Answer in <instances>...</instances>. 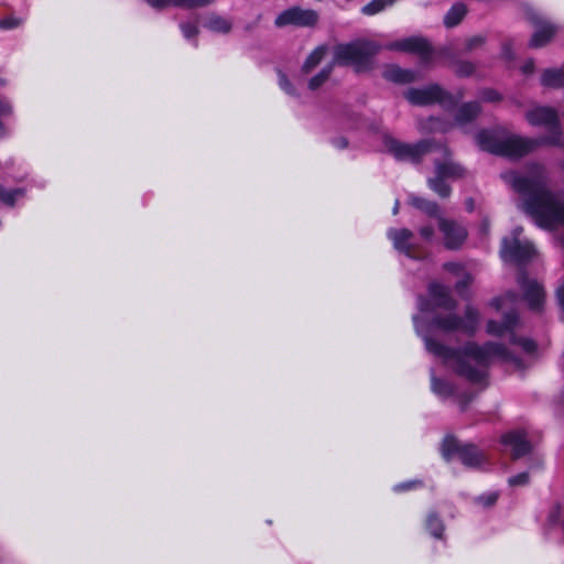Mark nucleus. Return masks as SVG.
<instances>
[{"instance_id": "1", "label": "nucleus", "mask_w": 564, "mask_h": 564, "mask_svg": "<svg viewBox=\"0 0 564 564\" xmlns=\"http://www.w3.org/2000/svg\"><path fill=\"white\" fill-rule=\"evenodd\" d=\"M429 295L430 299L423 295L417 297V308L422 315L413 316L415 332L424 340L426 350L449 364L457 376L484 390L488 387V369L494 358L517 362V358L503 344L488 341L478 345L468 341L463 347L454 349L435 340L433 332L436 328L445 333L460 330L469 336L474 335L478 327L479 313L468 305L464 317L449 313L444 316L434 315L427 319L425 314L433 313L435 307L447 311L456 307V301L451 296L449 290L442 284L431 283Z\"/></svg>"}, {"instance_id": "2", "label": "nucleus", "mask_w": 564, "mask_h": 564, "mask_svg": "<svg viewBox=\"0 0 564 564\" xmlns=\"http://www.w3.org/2000/svg\"><path fill=\"white\" fill-rule=\"evenodd\" d=\"M502 180L519 195L518 207L544 229L564 226V202L550 187L544 164L531 162L521 171H508Z\"/></svg>"}, {"instance_id": "3", "label": "nucleus", "mask_w": 564, "mask_h": 564, "mask_svg": "<svg viewBox=\"0 0 564 564\" xmlns=\"http://www.w3.org/2000/svg\"><path fill=\"white\" fill-rule=\"evenodd\" d=\"M475 139L482 151L510 159H520L544 144L564 148L561 127H555L552 134L538 139L512 134L503 129H484Z\"/></svg>"}, {"instance_id": "4", "label": "nucleus", "mask_w": 564, "mask_h": 564, "mask_svg": "<svg viewBox=\"0 0 564 564\" xmlns=\"http://www.w3.org/2000/svg\"><path fill=\"white\" fill-rule=\"evenodd\" d=\"M382 48L372 41H354L346 44H338L334 47L333 64L348 66L351 65L356 70H362L369 67L371 58Z\"/></svg>"}, {"instance_id": "5", "label": "nucleus", "mask_w": 564, "mask_h": 564, "mask_svg": "<svg viewBox=\"0 0 564 564\" xmlns=\"http://www.w3.org/2000/svg\"><path fill=\"white\" fill-rule=\"evenodd\" d=\"M382 143L386 151L398 161L419 163L425 154L435 152L436 149H442L445 155H448V148L434 139H423L416 143H405L386 134Z\"/></svg>"}, {"instance_id": "6", "label": "nucleus", "mask_w": 564, "mask_h": 564, "mask_svg": "<svg viewBox=\"0 0 564 564\" xmlns=\"http://www.w3.org/2000/svg\"><path fill=\"white\" fill-rule=\"evenodd\" d=\"M442 457L449 462L454 457L470 468L480 467L485 462L484 453L474 444H463L454 436H446L441 445Z\"/></svg>"}, {"instance_id": "7", "label": "nucleus", "mask_w": 564, "mask_h": 564, "mask_svg": "<svg viewBox=\"0 0 564 564\" xmlns=\"http://www.w3.org/2000/svg\"><path fill=\"white\" fill-rule=\"evenodd\" d=\"M536 253L533 243L521 238H503L500 256L505 261L514 262L519 265L529 262Z\"/></svg>"}, {"instance_id": "8", "label": "nucleus", "mask_w": 564, "mask_h": 564, "mask_svg": "<svg viewBox=\"0 0 564 564\" xmlns=\"http://www.w3.org/2000/svg\"><path fill=\"white\" fill-rule=\"evenodd\" d=\"M405 98L412 104L417 106L431 105L438 102L443 106H453L454 98L447 91L442 89L438 85H431L425 88H410L405 93Z\"/></svg>"}, {"instance_id": "9", "label": "nucleus", "mask_w": 564, "mask_h": 564, "mask_svg": "<svg viewBox=\"0 0 564 564\" xmlns=\"http://www.w3.org/2000/svg\"><path fill=\"white\" fill-rule=\"evenodd\" d=\"M527 18L535 28V31L529 42V46L532 48H539L546 45L558 30L556 24L543 18L533 9L527 10Z\"/></svg>"}, {"instance_id": "10", "label": "nucleus", "mask_w": 564, "mask_h": 564, "mask_svg": "<svg viewBox=\"0 0 564 564\" xmlns=\"http://www.w3.org/2000/svg\"><path fill=\"white\" fill-rule=\"evenodd\" d=\"M389 51H399L405 53H415L420 56L423 64L432 61L433 50L429 41L421 36H409L402 40L393 41L383 46Z\"/></svg>"}, {"instance_id": "11", "label": "nucleus", "mask_w": 564, "mask_h": 564, "mask_svg": "<svg viewBox=\"0 0 564 564\" xmlns=\"http://www.w3.org/2000/svg\"><path fill=\"white\" fill-rule=\"evenodd\" d=\"M318 21V13L312 9L292 7L282 11L274 20L276 28L295 25L302 28L314 26Z\"/></svg>"}, {"instance_id": "12", "label": "nucleus", "mask_w": 564, "mask_h": 564, "mask_svg": "<svg viewBox=\"0 0 564 564\" xmlns=\"http://www.w3.org/2000/svg\"><path fill=\"white\" fill-rule=\"evenodd\" d=\"M517 281L530 310L535 312L541 311L545 295L543 286L536 280L529 279L527 272L522 269L519 271Z\"/></svg>"}, {"instance_id": "13", "label": "nucleus", "mask_w": 564, "mask_h": 564, "mask_svg": "<svg viewBox=\"0 0 564 564\" xmlns=\"http://www.w3.org/2000/svg\"><path fill=\"white\" fill-rule=\"evenodd\" d=\"M438 228L444 236V245L447 249H459L467 238V229L455 220L438 217Z\"/></svg>"}, {"instance_id": "14", "label": "nucleus", "mask_w": 564, "mask_h": 564, "mask_svg": "<svg viewBox=\"0 0 564 564\" xmlns=\"http://www.w3.org/2000/svg\"><path fill=\"white\" fill-rule=\"evenodd\" d=\"M525 118L531 126L546 127L549 134L555 127H561L556 110L550 107H535L525 113Z\"/></svg>"}, {"instance_id": "15", "label": "nucleus", "mask_w": 564, "mask_h": 564, "mask_svg": "<svg viewBox=\"0 0 564 564\" xmlns=\"http://www.w3.org/2000/svg\"><path fill=\"white\" fill-rule=\"evenodd\" d=\"M387 236L392 241L395 250L409 258H416L415 245L412 242L413 232L411 230L390 228Z\"/></svg>"}, {"instance_id": "16", "label": "nucleus", "mask_w": 564, "mask_h": 564, "mask_svg": "<svg viewBox=\"0 0 564 564\" xmlns=\"http://www.w3.org/2000/svg\"><path fill=\"white\" fill-rule=\"evenodd\" d=\"M505 446L511 448L513 459H519L531 452V444L523 431H512L501 437Z\"/></svg>"}, {"instance_id": "17", "label": "nucleus", "mask_w": 564, "mask_h": 564, "mask_svg": "<svg viewBox=\"0 0 564 564\" xmlns=\"http://www.w3.org/2000/svg\"><path fill=\"white\" fill-rule=\"evenodd\" d=\"M435 152H440L443 159V161L441 159L434 160L435 172L446 180H457L465 175V169L451 159L452 153L449 150L448 155H445L442 149H436Z\"/></svg>"}, {"instance_id": "18", "label": "nucleus", "mask_w": 564, "mask_h": 564, "mask_svg": "<svg viewBox=\"0 0 564 564\" xmlns=\"http://www.w3.org/2000/svg\"><path fill=\"white\" fill-rule=\"evenodd\" d=\"M151 8L163 10L169 7L185 9L203 8L212 4L215 0H144Z\"/></svg>"}, {"instance_id": "19", "label": "nucleus", "mask_w": 564, "mask_h": 564, "mask_svg": "<svg viewBox=\"0 0 564 564\" xmlns=\"http://www.w3.org/2000/svg\"><path fill=\"white\" fill-rule=\"evenodd\" d=\"M518 319L517 312L509 311L503 315L502 322L489 321L487 324V333L495 336H502L505 333L514 329Z\"/></svg>"}, {"instance_id": "20", "label": "nucleus", "mask_w": 564, "mask_h": 564, "mask_svg": "<svg viewBox=\"0 0 564 564\" xmlns=\"http://www.w3.org/2000/svg\"><path fill=\"white\" fill-rule=\"evenodd\" d=\"M383 77L392 83L409 84L416 80L417 76L414 70L404 69L397 65L387 67L383 72Z\"/></svg>"}, {"instance_id": "21", "label": "nucleus", "mask_w": 564, "mask_h": 564, "mask_svg": "<svg viewBox=\"0 0 564 564\" xmlns=\"http://www.w3.org/2000/svg\"><path fill=\"white\" fill-rule=\"evenodd\" d=\"M204 26L215 33L228 34L232 29V22L213 12L206 17Z\"/></svg>"}, {"instance_id": "22", "label": "nucleus", "mask_w": 564, "mask_h": 564, "mask_svg": "<svg viewBox=\"0 0 564 564\" xmlns=\"http://www.w3.org/2000/svg\"><path fill=\"white\" fill-rule=\"evenodd\" d=\"M480 105L477 101L465 102L459 106L456 112V121L459 124H466L475 120L480 113Z\"/></svg>"}, {"instance_id": "23", "label": "nucleus", "mask_w": 564, "mask_h": 564, "mask_svg": "<svg viewBox=\"0 0 564 564\" xmlns=\"http://www.w3.org/2000/svg\"><path fill=\"white\" fill-rule=\"evenodd\" d=\"M431 389L441 399H447L455 394L453 384L437 378L433 370H431Z\"/></svg>"}, {"instance_id": "24", "label": "nucleus", "mask_w": 564, "mask_h": 564, "mask_svg": "<svg viewBox=\"0 0 564 564\" xmlns=\"http://www.w3.org/2000/svg\"><path fill=\"white\" fill-rule=\"evenodd\" d=\"M447 180L434 171V176L427 178V186L441 198L451 196L452 187L447 184Z\"/></svg>"}, {"instance_id": "25", "label": "nucleus", "mask_w": 564, "mask_h": 564, "mask_svg": "<svg viewBox=\"0 0 564 564\" xmlns=\"http://www.w3.org/2000/svg\"><path fill=\"white\" fill-rule=\"evenodd\" d=\"M541 84L550 88H560L564 86V70L561 68L545 69L541 76Z\"/></svg>"}, {"instance_id": "26", "label": "nucleus", "mask_w": 564, "mask_h": 564, "mask_svg": "<svg viewBox=\"0 0 564 564\" xmlns=\"http://www.w3.org/2000/svg\"><path fill=\"white\" fill-rule=\"evenodd\" d=\"M410 204L422 210L423 213H425L426 215L431 216V217H441L438 214H440V206L437 203L433 202V200H429L426 198H423V197H419V196H415V195H411L410 196Z\"/></svg>"}, {"instance_id": "27", "label": "nucleus", "mask_w": 564, "mask_h": 564, "mask_svg": "<svg viewBox=\"0 0 564 564\" xmlns=\"http://www.w3.org/2000/svg\"><path fill=\"white\" fill-rule=\"evenodd\" d=\"M327 47L325 45H319L314 48L311 54L304 61L301 72L303 74H310L324 58L326 55Z\"/></svg>"}, {"instance_id": "28", "label": "nucleus", "mask_w": 564, "mask_h": 564, "mask_svg": "<svg viewBox=\"0 0 564 564\" xmlns=\"http://www.w3.org/2000/svg\"><path fill=\"white\" fill-rule=\"evenodd\" d=\"M467 9L463 3H455L444 17V24L447 28L456 26L465 17Z\"/></svg>"}, {"instance_id": "29", "label": "nucleus", "mask_w": 564, "mask_h": 564, "mask_svg": "<svg viewBox=\"0 0 564 564\" xmlns=\"http://www.w3.org/2000/svg\"><path fill=\"white\" fill-rule=\"evenodd\" d=\"M425 527L433 538L443 539L445 527L437 513L430 512L427 514Z\"/></svg>"}, {"instance_id": "30", "label": "nucleus", "mask_w": 564, "mask_h": 564, "mask_svg": "<svg viewBox=\"0 0 564 564\" xmlns=\"http://www.w3.org/2000/svg\"><path fill=\"white\" fill-rule=\"evenodd\" d=\"M334 69L333 62L324 66L318 74L313 76L308 82V88L311 90H316L319 88L330 76L332 72Z\"/></svg>"}, {"instance_id": "31", "label": "nucleus", "mask_w": 564, "mask_h": 564, "mask_svg": "<svg viewBox=\"0 0 564 564\" xmlns=\"http://www.w3.org/2000/svg\"><path fill=\"white\" fill-rule=\"evenodd\" d=\"M24 194V188L6 189L0 184V202L8 206H13L15 204V200L19 197H22Z\"/></svg>"}, {"instance_id": "32", "label": "nucleus", "mask_w": 564, "mask_h": 564, "mask_svg": "<svg viewBox=\"0 0 564 564\" xmlns=\"http://www.w3.org/2000/svg\"><path fill=\"white\" fill-rule=\"evenodd\" d=\"M394 1L395 0H372L361 9V12L367 15H373L381 12L388 6H391Z\"/></svg>"}, {"instance_id": "33", "label": "nucleus", "mask_w": 564, "mask_h": 564, "mask_svg": "<svg viewBox=\"0 0 564 564\" xmlns=\"http://www.w3.org/2000/svg\"><path fill=\"white\" fill-rule=\"evenodd\" d=\"M476 66L473 62L457 59L454 62V72L459 77H469L475 73Z\"/></svg>"}, {"instance_id": "34", "label": "nucleus", "mask_w": 564, "mask_h": 564, "mask_svg": "<svg viewBox=\"0 0 564 564\" xmlns=\"http://www.w3.org/2000/svg\"><path fill=\"white\" fill-rule=\"evenodd\" d=\"M518 301V294L513 291L507 292L500 297H496L491 301V305L497 310H501L508 306V304H514Z\"/></svg>"}, {"instance_id": "35", "label": "nucleus", "mask_w": 564, "mask_h": 564, "mask_svg": "<svg viewBox=\"0 0 564 564\" xmlns=\"http://www.w3.org/2000/svg\"><path fill=\"white\" fill-rule=\"evenodd\" d=\"M486 42V37L484 35H474L465 41L464 53H470L479 47H481Z\"/></svg>"}, {"instance_id": "36", "label": "nucleus", "mask_w": 564, "mask_h": 564, "mask_svg": "<svg viewBox=\"0 0 564 564\" xmlns=\"http://www.w3.org/2000/svg\"><path fill=\"white\" fill-rule=\"evenodd\" d=\"M510 341L521 346V348L529 354L533 352L536 348V345L533 340L529 338H518L514 334H511Z\"/></svg>"}, {"instance_id": "37", "label": "nucleus", "mask_w": 564, "mask_h": 564, "mask_svg": "<svg viewBox=\"0 0 564 564\" xmlns=\"http://www.w3.org/2000/svg\"><path fill=\"white\" fill-rule=\"evenodd\" d=\"M422 486H423V482L421 480H410V481H404V482L397 484L393 487V490L395 492H403V491H406V490L421 488Z\"/></svg>"}, {"instance_id": "38", "label": "nucleus", "mask_w": 564, "mask_h": 564, "mask_svg": "<svg viewBox=\"0 0 564 564\" xmlns=\"http://www.w3.org/2000/svg\"><path fill=\"white\" fill-rule=\"evenodd\" d=\"M497 499H498L497 492H489V494L478 496L476 498V501L478 503L482 505L484 507H491L496 503Z\"/></svg>"}, {"instance_id": "39", "label": "nucleus", "mask_w": 564, "mask_h": 564, "mask_svg": "<svg viewBox=\"0 0 564 564\" xmlns=\"http://www.w3.org/2000/svg\"><path fill=\"white\" fill-rule=\"evenodd\" d=\"M181 31L185 39L189 40L198 34V28L193 23H181Z\"/></svg>"}, {"instance_id": "40", "label": "nucleus", "mask_w": 564, "mask_h": 564, "mask_svg": "<svg viewBox=\"0 0 564 564\" xmlns=\"http://www.w3.org/2000/svg\"><path fill=\"white\" fill-rule=\"evenodd\" d=\"M279 85L280 87L289 95H295V89L294 87L292 86V84L290 83V80L288 79V76L282 73L281 70H279Z\"/></svg>"}, {"instance_id": "41", "label": "nucleus", "mask_w": 564, "mask_h": 564, "mask_svg": "<svg viewBox=\"0 0 564 564\" xmlns=\"http://www.w3.org/2000/svg\"><path fill=\"white\" fill-rule=\"evenodd\" d=\"M22 24V20L18 18H6L0 19V29L2 30H12Z\"/></svg>"}, {"instance_id": "42", "label": "nucleus", "mask_w": 564, "mask_h": 564, "mask_svg": "<svg viewBox=\"0 0 564 564\" xmlns=\"http://www.w3.org/2000/svg\"><path fill=\"white\" fill-rule=\"evenodd\" d=\"M510 486H524L529 482V474L527 471L512 476L508 480Z\"/></svg>"}, {"instance_id": "43", "label": "nucleus", "mask_w": 564, "mask_h": 564, "mask_svg": "<svg viewBox=\"0 0 564 564\" xmlns=\"http://www.w3.org/2000/svg\"><path fill=\"white\" fill-rule=\"evenodd\" d=\"M471 283V276L469 274H466L464 276V279L459 280L456 284H455V289L457 291V293L460 295V296H465V292L466 290L468 289V286L470 285Z\"/></svg>"}, {"instance_id": "44", "label": "nucleus", "mask_w": 564, "mask_h": 564, "mask_svg": "<svg viewBox=\"0 0 564 564\" xmlns=\"http://www.w3.org/2000/svg\"><path fill=\"white\" fill-rule=\"evenodd\" d=\"M482 101L495 102L500 100V95L494 89H485L480 94Z\"/></svg>"}, {"instance_id": "45", "label": "nucleus", "mask_w": 564, "mask_h": 564, "mask_svg": "<svg viewBox=\"0 0 564 564\" xmlns=\"http://www.w3.org/2000/svg\"><path fill=\"white\" fill-rule=\"evenodd\" d=\"M560 516H561L560 507L558 506H554L551 509L550 513H549V522H550V524L557 523V521L560 519Z\"/></svg>"}, {"instance_id": "46", "label": "nucleus", "mask_w": 564, "mask_h": 564, "mask_svg": "<svg viewBox=\"0 0 564 564\" xmlns=\"http://www.w3.org/2000/svg\"><path fill=\"white\" fill-rule=\"evenodd\" d=\"M420 235L425 240H431L434 236V228L432 226H424L420 229Z\"/></svg>"}, {"instance_id": "47", "label": "nucleus", "mask_w": 564, "mask_h": 564, "mask_svg": "<svg viewBox=\"0 0 564 564\" xmlns=\"http://www.w3.org/2000/svg\"><path fill=\"white\" fill-rule=\"evenodd\" d=\"M474 395L471 393H465L462 395H458V402L460 404L462 410L464 411L468 403L473 400Z\"/></svg>"}, {"instance_id": "48", "label": "nucleus", "mask_w": 564, "mask_h": 564, "mask_svg": "<svg viewBox=\"0 0 564 564\" xmlns=\"http://www.w3.org/2000/svg\"><path fill=\"white\" fill-rule=\"evenodd\" d=\"M332 143L339 150L346 149L348 147V140L345 137L335 138Z\"/></svg>"}, {"instance_id": "49", "label": "nucleus", "mask_w": 564, "mask_h": 564, "mask_svg": "<svg viewBox=\"0 0 564 564\" xmlns=\"http://www.w3.org/2000/svg\"><path fill=\"white\" fill-rule=\"evenodd\" d=\"M444 269L456 273V272L460 271L462 267L459 263H456V262H447L444 264Z\"/></svg>"}, {"instance_id": "50", "label": "nucleus", "mask_w": 564, "mask_h": 564, "mask_svg": "<svg viewBox=\"0 0 564 564\" xmlns=\"http://www.w3.org/2000/svg\"><path fill=\"white\" fill-rule=\"evenodd\" d=\"M466 210L471 213L475 209V202L473 198H467L465 202Z\"/></svg>"}, {"instance_id": "51", "label": "nucleus", "mask_w": 564, "mask_h": 564, "mask_svg": "<svg viewBox=\"0 0 564 564\" xmlns=\"http://www.w3.org/2000/svg\"><path fill=\"white\" fill-rule=\"evenodd\" d=\"M534 68V63L533 61H529L527 62L524 65H523V72L524 73H531Z\"/></svg>"}, {"instance_id": "52", "label": "nucleus", "mask_w": 564, "mask_h": 564, "mask_svg": "<svg viewBox=\"0 0 564 564\" xmlns=\"http://www.w3.org/2000/svg\"><path fill=\"white\" fill-rule=\"evenodd\" d=\"M522 231H523L522 227L514 228L513 231H512V237L511 238H516V237L520 238Z\"/></svg>"}, {"instance_id": "53", "label": "nucleus", "mask_w": 564, "mask_h": 564, "mask_svg": "<svg viewBox=\"0 0 564 564\" xmlns=\"http://www.w3.org/2000/svg\"><path fill=\"white\" fill-rule=\"evenodd\" d=\"M400 203L399 200H395L392 213L393 215H397L399 213Z\"/></svg>"}, {"instance_id": "54", "label": "nucleus", "mask_w": 564, "mask_h": 564, "mask_svg": "<svg viewBox=\"0 0 564 564\" xmlns=\"http://www.w3.org/2000/svg\"><path fill=\"white\" fill-rule=\"evenodd\" d=\"M6 84H7L6 79H3V78H1V77H0V86H1V87H2V86H6Z\"/></svg>"}, {"instance_id": "55", "label": "nucleus", "mask_w": 564, "mask_h": 564, "mask_svg": "<svg viewBox=\"0 0 564 564\" xmlns=\"http://www.w3.org/2000/svg\"><path fill=\"white\" fill-rule=\"evenodd\" d=\"M429 121L430 122H436L437 120L435 118H430Z\"/></svg>"}, {"instance_id": "56", "label": "nucleus", "mask_w": 564, "mask_h": 564, "mask_svg": "<svg viewBox=\"0 0 564 564\" xmlns=\"http://www.w3.org/2000/svg\"><path fill=\"white\" fill-rule=\"evenodd\" d=\"M505 52L507 53L508 52V45L506 44L505 47H503Z\"/></svg>"}, {"instance_id": "57", "label": "nucleus", "mask_w": 564, "mask_h": 564, "mask_svg": "<svg viewBox=\"0 0 564 564\" xmlns=\"http://www.w3.org/2000/svg\"><path fill=\"white\" fill-rule=\"evenodd\" d=\"M420 129H421V130H426L427 128H425V127H423V126H421V124H420Z\"/></svg>"}, {"instance_id": "58", "label": "nucleus", "mask_w": 564, "mask_h": 564, "mask_svg": "<svg viewBox=\"0 0 564 564\" xmlns=\"http://www.w3.org/2000/svg\"><path fill=\"white\" fill-rule=\"evenodd\" d=\"M563 366H564V352H563Z\"/></svg>"}]
</instances>
